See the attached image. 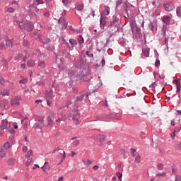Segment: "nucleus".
<instances>
[{
	"label": "nucleus",
	"instance_id": "45",
	"mask_svg": "<svg viewBox=\"0 0 181 181\" xmlns=\"http://www.w3.org/2000/svg\"><path fill=\"white\" fill-rule=\"evenodd\" d=\"M175 132H176V131H175V130H174V132H173V134H171V138L173 139V140H174V139H175Z\"/></svg>",
	"mask_w": 181,
	"mask_h": 181
},
{
	"label": "nucleus",
	"instance_id": "10",
	"mask_svg": "<svg viewBox=\"0 0 181 181\" xmlns=\"http://www.w3.org/2000/svg\"><path fill=\"white\" fill-rule=\"evenodd\" d=\"M163 22L166 25L170 24V18L168 16H164L163 18Z\"/></svg>",
	"mask_w": 181,
	"mask_h": 181
},
{
	"label": "nucleus",
	"instance_id": "22",
	"mask_svg": "<svg viewBox=\"0 0 181 181\" xmlns=\"http://www.w3.org/2000/svg\"><path fill=\"white\" fill-rule=\"evenodd\" d=\"M33 163V160L32 158H28V160L25 161V165L27 166H29Z\"/></svg>",
	"mask_w": 181,
	"mask_h": 181
},
{
	"label": "nucleus",
	"instance_id": "35",
	"mask_svg": "<svg viewBox=\"0 0 181 181\" xmlns=\"http://www.w3.org/2000/svg\"><path fill=\"white\" fill-rule=\"evenodd\" d=\"M46 4H47V5L49 6V8H52V1L51 0H46Z\"/></svg>",
	"mask_w": 181,
	"mask_h": 181
},
{
	"label": "nucleus",
	"instance_id": "29",
	"mask_svg": "<svg viewBox=\"0 0 181 181\" xmlns=\"http://www.w3.org/2000/svg\"><path fill=\"white\" fill-rule=\"evenodd\" d=\"M69 42L72 45H77V41L76 40H74L73 38H71V40H69Z\"/></svg>",
	"mask_w": 181,
	"mask_h": 181
},
{
	"label": "nucleus",
	"instance_id": "25",
	"mask_svg": "<svg viewBox=\"0 0 181 181\" xmlns=\"http://www.w3.org/2000/svg\"><path fill=\"white\" fill-rule=\"evenodd\" d=\"M38 66L44 69L45 67V63L42 61H40L38 63Z\"/></svg>",
	"mask_w": 181,
	"mask_h": 181
},
{
	"label": "nucleus",
	"instance_id": "55",
	"mask_svg": "<svg viewBox=\"0 0 181 181\" xmlns=\"http://www.w3.org/2000/svg\"><path fill=\"white\" fill-rule=\"evenodd\" d=\"M98 168H99L98 165H94L93 168V170H98Z\"/></svg>",
	"mask_w": 181,
	"mask_h": 181
},
{
	"label": "nucleus",
	"instance_id": "46",
	"mask_svg": "<svg viewBox=\"0 0 181 181\" xmlns=\"http://www.w3.org/2000/svg\"><path fill=\"white\" fill-rule=\"evenodd\" d=\"M84 97H85V95H81L79 98H77V100H82Z\"/></svg>",
	"mask_w": 181,
	"mask_h": 181
},
{
	"label": "nucleus",
	"instance_id": "39",
	"mask_svg": "<svg viewBox=\"0 0 181 181\" xmlns=\"http://www.w3.org/2000/svg\"><path fill=\"white\" fill-rule=\"evenodd\" d=\"M14 11H15V9H14L13 8H8L7 9V12H8V13H14Z\"/></svg>",
	"mask_w": 181,
	"mask_h": 181
},
{
	"label": "nucleus",
	"instance_id": "32",
	"mask_svg": "<svg viewBox=\"0 0 181 181\" xmlns=\"http://www.w3.org/2000/svg\"><path fill=\"white\" fill-rule=\"evenodd\" d=\"M157 168H158V170H163V164H162V163H158V164L157 165Z\"/></svg>",
	"mask_w": 181,
	"mask_h": 181
},
{
	"label": "nucleus",
	"instance_id": "30",
	"mask_svg": "<svg viewBox=\"0 0 181 181\" xmlns=\"http://www.w3.org/2000/svg\"><path fill=\"white\" fill-rule=\"evenodd\" d=\"M78 40L81 45L83 43L84 40L81 35H79V38L78 39Z\"/></svg>",
	"mask_w": 181,
	"mask_h": 181
},
{
	"label": "nucleus",
	"instance_id": "57",
	"mask_svg": "<svg viewBox=\"0 0 181 181\" xmlns=\"http://www.w3.org/2000/svg\"><path fill=\"white\" fill-rule=\"evenodd\" d=\"M67 2H68V0H62V3L64 4H65V6H67Z\"/></svg>",
	"mask_w": 181,
	"mask_h": 181
},
{
	"label": "nucleus",
	"instance_id": "3",
	"mask_svg": "<svg viewBox=\"0 0 181 181\" xmlns=\"http://www.w3.org/2000/svg\"><path fill=\"white\" fill-rule=\"evenodd\" d=\"M164 8L166 11H168V12H170L172 11H173V8H174V4L173 3H168V4H165L164 5Z\"/></svg>",
	"mask_w": 181,
	"mask_h": 181
},
{
	"label": "nucleus",
	"instance_id": "63",
	"mask_svg": "<svg viewBox=\"0 0 181 181\" xmlns=\"http://www.w3.org/2000/svg\"><path fill=\"white\" fill-rule=\"evenodd\" d=\"M171 126L174 127L175 126V122L174 120H171Z\"/></svg>",
	"mask_w": 181,
	"mask_h": 181
},
{
	"label": "nucleus",
	"instance_id": "28",
	"mask_svg": "<svg viewBox=\"0 0 181 181\" xmlns=\"http://www.w3.org/2000/svg\"><path fill=\"white\" fill-rule=\"evenodd\" d=\"M32 156V150H29L25 154V158H29Z\"/></svg>",
	"mask_w": 181,
	"mask_h": 181
},
{
	"label": "nucleus",
	"instance_id": "62",
	"mask_svg": "<svg viewBox=\"0 0 181 181\" xmlns=\"http://www.w3.org/2000/svg\"><path fill=\"white\" fill-rule=\"evenodd\" d=\"M21 68H23V69H25L26 64H21Z\"/></svg>",
	"mask_w": 181,
	"mask_h": 181
},
{
	"label": "nucleus",
	"instance_id": "26",
	"mask_svg": "<svg viewBox=\"0 0 181 181\" xmlns=\"http://www.w3.org/2000/svg\"><path fill=\"white\" fill-rule=\"evenodd\" d=\"M66 158V152L64 151H63V156L62 157V159L60 160L59 163H58V165L61 164Z\"/></svg>",
	"mask_w": 181,
	"mask_h": 181
},
{
	"label": "nucleus",
	"instance_id": "59",
	"mask_svg": "<svg viewBox=\"0 0 181 181\" xmlns=\"http://www.w3.org/2000/svg\"><path fill=\"white\" fill-rule=\"evenodd\" d=\"M70 30H71V31H73V32H75V31H76V29H74V28H73V26H70Z\"/></svg>",
	"mask_w": 181,
	"mask_h": 181
},
{
	"label": "nucleus",
	"instance_id": "48",
	"mask_svg": "<svg viewBox=\"0 0 181 181\" xmlns=\"http://www.w3.org/2000/svg\"><path fill=\"white\" fill-rule=\"evenodd\" d=\"M74 32H76L77 34H79V33H82V30H81V29H76V30Z\"/></svg>",
	"mask_w": 181,
	"mask_h": 181
},
{
	"label": "nucleus",
	"instance_id": "12",
	"mask_svg": "<svg viewBox=\"0 0 181 181\" xmlns=\"http://www.w3.org/2000/svg\"><path fill=\"white\" fill-rule=\"evenodd\" d=\"M15 163H16V159L13 158H11L7 160V164L8 165H15Z\"/></svg>",
	"mask_w": 181,
	"mask_h": 181
},
{
	"label": "nucleus",
	"instance_id": "27",
	"mask_svg": "<svg viewBox=\"0 0 181 181\" xmlns=\"http://www.w3.org/2000/svg\"><path fill=\"white\" fill-rule=\"evenodd\" d=\"M38 122H40L42 125L44 124V117H39L37 118Z\"/></svg>",
	"mask_w": 181,
	"mask_h": 181
},
{
	"label": "nucleus",
	"instance_id": "52",
	"mask_svg": "<svg viewBox=\"0 0 181 181\" xmlns=\"http://www.w3.org/2000/svg\"><path fill=\"white\" fill-rule=\"evenodd\" d=\"M13 128L15 129H18V124L17 123H13Z\"/></svg>",
	"mask_w": 181,
	"mask_h": 181
},
{
	"label": "nucleus",
	"instance_id": "41",
	"mask_svg": "<svg viewBox=\"0 0 181 181\" xmlns=\"http://www.w3.org/2000/svg\"><path fill=\"white\" fill-rule=\"evenodd\" d=\"M23 45H24V46H28V45H29V41H28V40H24V41H23Z\"/></svg>",
	"mask_w": 181,
	"mask_h": 181
},
{
	"label": "nucleus",
	"instance_id": "64",
	"mask_svg": "<svg viewBox=\"0 0 181 181\" xmlns=\"http://www.w3.org/2000/svg\"><path fill=\"white\" fill-rule=\"evenodd\" d=\"M64 177H59L58 181H63Z\"/></svg>",
	"mask_w": 181,
	"mask_h": 181
},
{
	"label": "nucleus",
	"instance_id": "11",
	"mask_svg": "<svg viewBox=\"0 0 181 181\" xmlns=\"http://www.w3.org/2000/svg\"><path fill=\"white\" fill-rule=\"evenodd\" d=\"M15 45V40H6V45L8 47Z\"/></svg>",
	"mask_w": 181,
	"mask_h": 181
},
{
	"label": "nucleus",
	"instance_id": "42",
	"mask_svg": "<svg viewBox=\"0 0 181 181\" xmlns=\"http://www.w3.org/2000/svg\"><path fill=\"white\" fill-rule=\"evenodd\" d=\"M173 83L175 84L176 86H178L180 84V81L175 79L173 81Z\"/></svg>",
	"mask_w": 181,
	"mask_h": 181
},
{
	"label": "nucleus",
	"instance_id": "16",
	"mask_svg": "<svg viewBox=\"0 0 181 181\" xmlns=\"http://www.w3.org/2000/svg\"><path fill=\"white\" fill-rule=\"evenodd\" d=\"M27 65L29 66V67H33L35 66V65H36V62L33 60H29L28 62H27Z\"/></svg>",
	"mask_w": 181,
	"mask_h": 181
},
{
	"label": "nucleus",
	"instance_id": "19",
	"mask_svg": "<svg viewBox=\"0 0 181 181\" xmlns=\"http://www.w3.org/2000/svg\"><path fill=\"white\" fill-rule=\"evenodd\" d=\"M117 23H118V19L117 18H115L112 21H111L110 25L111 27L115 26Z\"/></svg>",
	"mask_w": 181,
	"mask_h": 181
},
{
	"label": "nucleus",
	"instance_id": "37",
	"mask_svg": "<svg viewBox=\"0 0 181 181\" xmlns=\"http://www.w3.org/2000/svg\"><path fill=\"white\" fill-rule=\"evenodd\" d=\"M116 176L117 177V178L119 180H122V174H121V173H116Z\"/></svg>",
	"mask_w": 181,
	"mask_h": 181
},
{
	"label": "nucleus",
	"instance_id": "5",
	"mask_svg": "<svg viewBox=\"0 0 181 181\" xmlns=\"http://www.w3.org/2000/svg\"><path fill=\"white\" fill-rule=\"evenodd\" d=\"M11 146L10 142H6L1 147V152H6L9 148H11Z\"/></svg>",
	"mask_w": 181,
	"mask_h": 181
},
{
	"label": "nucleus",
	"instance_id": "40",
	"mask_svg": "<svg viewBox=\"0 0 181 181\" xmlns=\"http://www.w3.org/2000/svg\"><path fill=\"white\" fill-rule=\"evenodd\" d=\"M176 88H177V93H179V92H180V90H181V86H180V84H178V85H177L176 86Z\"/></svg>",
	"mask_w": 181,
	"mask_h": 181
},
{
	"label": "nucleus",
	"instance_id": "23",
	"mask_svg": "<svg viewBox=\"0 0 181 181\" xmlns=\"http://www.w3.org/2000/svg\"><path fill=\"white\" fill-rule=\"evenodd\" d=\"M76 10L79 11H82L83 10V4H78L76 7Z\"/></svg>",
	"mask_w": 181,
	"mask_h": 181
},
{
	"label": "nucleus",
	"instance_id": "13",
	"mask_svg": "<svg viewBox=\"0 0 181 181\" xmlns=\"http://www.w3.org/2000/svg\"><path fill=\"white\" fill-rule=\"evenodd\" d=\"M54 124V122L50 118V117L49 116L47 117V126L52 127Z\"/></svg>",
	"mask_w": 181,
	"mask_h": 181
},
{
	"label": "nucleus",
	"instance_id": "9",
	"mask_svg": "<svg viewBox=\"0 0 181 181\" xmlns=\"http://www.w3.org/2000/svg\"><path fill=\"white\" fill-rule=\"evenodd\" d=\"M52 97H53V91L52 90L47 91L45 93L46 100H50L52 98Z\"/></svg>",
	"mask_w": 181,
	"mask_h": 181
},
{
	"label": "nucleus",
	"instance_id": "58",
	"mask_svg": "<svg viewBox=\"0 0 181 181\" xmlns=\"http://www.w3.org/2000/svg\"><path fill=\"white\" fill-rule=\"evenodd\" d=\"M62 121V119L61 118H58L57 120H56V123H59V122H61Z\"/></svg>",
	"mask_w": 181,
	"mask_h": 181
},
{
	"label": "nucleus",
	"instance_id": "8",
	"mask_svg": "<svg viewBox=\"0 0 181 181\" xmlns=\"http://www.w3.org/2000/svg\"><path fill=\"white\" fill-rule=\"evenodd\" d=\"M50 166L49 165V162L46 161L45 165L42 167V170H43V172H48Z\"/></svg>",
	"mask_w": 181,
	"mask_h": 181
},
{
	"label": "nucleus",
	"instance_id": "21",
	"mask_svg": "<svg viewBox=\"0 0 181 181\" xmlns=\"http://www.w3.org/2000/svg\"><path fill=\"white\" fill-rule=\"evenodd\" d=\"M176 13H177V16L181 18V7L180 6H178L176 8Z\"/></svg>",
	"mask_w": 181,
	"mask_h": 181
},
{
	"label": "nucleus",
	"instance_id": "6",
	"mask_svg": "<svg viewBox=\"0 0 181 181\" xmlns=\"http://www.w3.org/2000/svg\"><path fill=\"white\" fill-rule=\"evenodd\" d=\"M8 127H10V124L8 123V121L6 119L2 120V125L1 126V129L2 130H6Z\"/></svg>",
	"mask_w": 181,
	"mask_h": 181
},
{
	"label": "nucleus",
	"instance_id": "61",
	"mask_svg": "<svg viewBox=\"0 0 181 181\" xmlns=\"http://www.w3.org/2000/svg\"><path fill=\"white\" fill-rule=\"evenodd\" d=\"M105 64V60L103 59H102V66H104Z\"/></svg>",
	"mask_w": 181,
	"mask_h": 181
},
{
	"label": "nucleus",
	"instance_id": "20",
	"mask_svg": "<svg viewBox=\"0 0 181 181\" xmlns=\"http://www.w3.org/2000/svg\"><path fill=\"white\" fill-rule=\"evenodd\" d=\"M93 162L90 160H88L87 161L83 160V164L84 165H86V167H89L90 165H92Z\"/></svg>",
	"mask_w": 181,
	"mask_h": 181
},
{
	"label": "nucleus",
	"instance_id": "54",
	"mask_svg": "<svg viewBox=\"0 0 181 181\" xmlns=\"http://www.w3.org/2000/svg\"><path fill=\"white\" fill-rule=\"evenodd\" d=\"M47 100V105H49V107H51L52 105V102L49 101V100Z\"/></svg>",
	"mask_w": 181,
	"mask_h": 181
},
{
	"label": "nucleus",
	"instance_id": "43",
	"mask_svg": "<svg viewBox=\"0 0 181 181\" xmlns=\"http://www.w3.org/2000/svg\"><path fill=\"white\" fill-rule=\"evenodd\" d=\"M86 55H87L88 57H90V58H91V57H93V54H90V52H89L88 51H87V52H86Z\"/></svg>",
	"mask_w": 181,
	"mask_h": 181
},
{
	"label": "nucleus",
	"instance_id": "15",
	"mask_svg": "<svg viewBox=\"0 0 181 181\" xmlns=\"http://www.w3.org/2000/svg\"><path fill=\"white\" fill-rule=\"evenodd\" d=\"M134 163L136 164H139L141 163V156L139 153H138L136 155V156L135 157V159H134Z\"/></svg>",
	"mask_w": 181,
	"mask_h": 181
},
{
	"label": "nucleus",
	"instance_id": "4",
	"mask_svg": "<svg viewBox=\"0 0 181 181\" xmlns=\"http://www.w3.org/2000/svg\"><path fill=\"white\" fill-rule=\"evenodd\" d=\"M21 100V97H15L14 99L11 100V105H21L20 101Z\"/></svg>",
	"mask_w": 181,
	"mask_h": 181
},
{
	"label": "nucleus",
	"instance_id": "7",
	"mask_svg": "<svg viewBox=\"0 0 181 181\" xmlns=\"http://www.w3.org/2000/svg\"><path fill=\"white\" fill-rule=\"evenodd\" d=\"M79 117L80 115L78 112L74 115L73 119L76 125H78L80 124V121L78 120Z\"/></svg>",
	"mask_w": 181,
	"mask_h": 181
},
{
	"label": "nucleus",
	"instance_id": "18",
	"mask_svg": "<svg viewBox=\"0 0 181 181\" xmlns=\"http://www.w3.org/2000/svg\"><path fill=\"white\" fill-rule=\"evenodd\" d=\"M143 54L146 57H149V49H147V48H143Z\"/></svg>",
	"mask_w": 181,
	"mask_h": 181
},
{
	"label": "nucleus",
	"instance_id": "24",
	"mask_svg": "<svg viewBox=\"0 0 181 181\" xmlns=\"http://www.w3.org/2000/svg\"><path fill=\"white\" fill-rule=\"evenodd\" d=\"M6 151H1V148H0V158H6Z\"/></svg>",
	"mask_w": 181,
	"mask_h": 181
},
{
	"label": "nucleus",
	"instance_id": "38",
	"mask_svg": "<svg viewBox=\"0 0 181 181\" xmlns=\"http://www.w3.org/2000/svg\"><path fill=\"white\" fill-rule=\"evenodd\" d=\"M98 139H99L100 140V141H104L105 136L103 135H99V136H98Z\"/></svg>",
	"mask_w": 181,
	"mask_h": 181
},
{
	"label": "nucleus",
	"instance_id": "2",
	"mask_svg": "<svg viewBox=\"0 0 181 181\" xmlns=\"http://www.w3.org/2000/svg\"><path fill=\"white\" fill-rule=\"evenodd\" d=\"M110 7L107 5H105V10L102 11V13H100V16L106 18V16L110 15Z\"/></svg>",
	"mask_w": 181,
	"mask_h": 181
},
{
	"label": "nucleus",
	"instance_id": "36",
	"mask_svg": "<svg viewBox=\"0 0 181 181\" xmlns=\"http://www.w3.org/2000/svg\"><path fill=\"white\" fill-rule=\"evenodd\" d=\"M157 177H166V173H160L159 174H156Z\"/></svg>",
	"mask_w": 181,
	"mask_h": 181
},
{
	"label": "nucleus",
	"instance_id": "1",
	"mask_svg": "<svg viewBox=\"0 0 181 181\" xmlns=\"http://www.w3.org/2000/svg\"><path fill=\"white\" fill-rule=\"evenodd\" d=\"M18 25L21 30L24 29L28 32H30L33 30V24L31 23H23V22H19Z\"/></svg>",
	"mask_w": 181,
	"mask_h": 181
},
{
	"label": "nucleus",
	"instance_id": "60",
	"mask_svg": "<svg viewBox=\"0 0 181 181\" xmlns=\"http://www.w3.org/2000/svg\"><path fill=\"white\" fill-rule=\"evenodd\" d=\"M175 181H181V177H177Z\"/></svg>",
	"mask_w": 181,
	"mask_h": 181
},
{
	"label": "nucleus",
	"instance_id": "51",
	"mask_svg": "<svg viewBox=\"0 0 181 181\" xmlns=\"http://www.w3.org/2000/svg\"><path fill=\"white\" fill-rule=\"evenodd\" d=\"M160 64V60H157V61L156 62V64H155L156 66H158Z\"/></svg>",
	"mask_w": 181,
	"mask_h": 181
},
{
	"label": "nucleus",
	"instance_id": "14",
	"mask_svg": "<svg viewBox=\"0 0 181 181\" xmlns=\"http://www.w3.org/2000/svg\"><path fill=\"white\" fill-rule=\"evenodd\" d=\"M71 140L74 141L72 142V144H74V146H77L79 145V144H80V140L78 139L76 137L72 138Z\"/></svg>",
	"mask_w": 181,
	"mask_h": 181
},
{
	"label": "nucleus",
	"instance_id": "47",
	"mask_svg": "<svg viewBox=\"0 0 181 181\" xmlns=\"http://www.w3.org/2000/svg\"><path fill=\"white\" fill-rule=\"evenodd\" d=\"M36 2L38 3V4H44L43 0H36Z\"/></svg>",
	"mask_w": 181,
	"mask_h": 181
},
{
	"label": "nucleus",
	"instance_id": "34",
	"mask_svg": "<svg viewBox=\"0 0 181 181\" xmlns=\"http://www.w3.org/2000/svg\"><path fill=\"white\" fill-rule=\"evenodd\" d=\"M131 153H132V156L135 157L136 154V150L135 148H131Z\"/></svg>",
	"mask_w": 181,
	"mask_h": 181
},
{
	"label": "nucleus",
	"instance_id": "44",
	"mask_svg": "<svg viewBox=\"0 0 181 181\" xmlns=\"http://www.w3.org/2000/svg\"><path fill=\"white\" fill-rule=\"evenodd\" d=\"M19 83H23V84H25L26 83H28V80L23 79V80L20 81Z\"/></svg>",
	"mask_w": 181,
	"mask_h": 181
},
{
	"label": "nucleus",
	"instance_id": "50",
	"mask_svg": "<svg viewBox=\"0 0 181 181\" xmlns=\"http://www.w3.org/2000/svg\"><path fill=\"white\" fill-rule=\"evenodd\" d=\"M149 87H150V88H155L156 87V83H152Z\"/></svg>",
	"mask_w": 181,
	"mask_h": 181
},
{
	"label": "nucleus",
	"instance_id": "31",
	"mask_svg": "<svg viewBox=\"0 0 181 181\" xmlns=\"http://www.w3.org/2000/svg\"><path fill=\"white\" fill-rule=\"evenodd\" d=\"M10 91L8 90H4L3 92L1 93L2 95H9Z\"/></svg>",
	"mask_w": 181,
	"mask_h": 181
},
{
	"label": "nucleus",
	"instance_id": "33",
	"mask_svg": "<svg viewBox=\"0 0 181 181\" xmlns=\"http://www.w3.org/2000/svg\"><path fill=\"white\" fill-rule=\"evenodd\" d=\"M175 148L179 150H181V142L177 143L175 144Z\"/></svg>",
	"mask_w": 181,
	"mask_h": 181
},
{
	"label": "nucleus",
	"instance_id": "49",
	"mask_svg": "<svg viewBox=\"0 0 181 181\" xmlns=\"http://www.w3.org/2000/svg\"><path fill=\"white\" fill-rule=\"evenodd\" d=\"M23 152H27V151H28V146H24L23 147Z\"/></svg>",
	"mask_w": 181,
	"mask_h": 181
},
{
	"label": "nucleus",
	"instance_id": "56",
	"mask_svg": "<svg viewBox=\"0 0 181 181\" xmlns=\"http://www.w3.org/2000/svg\"><path fill=\"white\" fill-rule=\"evenodd\" d=\"M5 46V44L4 42L0 43V49H3Z\"/></svg>",
	"mask_w": 181,
	"mask_h": 181
},
{
	"label": "nucleus",
	"instance_id": "53",
	"mask_svg": "<svg viewBox=\"0 0 181 181\" xmlns=\"http://www.w3.org/2000/svg\"><path fill=\"white\" fill-rule=\"evenodd\" d=\"M39 103H42V100H35V105H39Z\"/></svg>",
	"mask_w": 181,
	"mask_h": 181
},
{
	"label": "nucleus",
	"instance_id": "17",
	"mask_svg": "<svg viewBox=\"0 0 181 181\" xmlns=\"http://www.w3.org/2000/svg\"><path fill=\"white\" fill-rule=\"evenodd\" d=\"M106 18H107V17L100 16V25H106Z\"/></svg>",
	"mask_w": 181,
	"mask_h": 181
}]
</instances>
